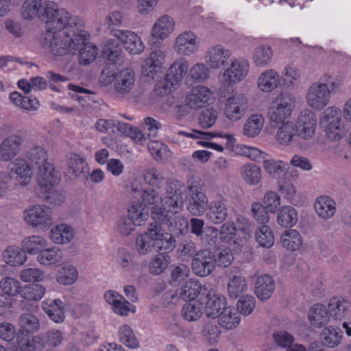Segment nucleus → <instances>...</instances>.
Masks as SVG:
<instances>
[{
  "mask_svg": "<svg viewBox=\"0 0 351 351\" xmlns=\"http://www.w3.org/2000/svg\"><path fill=\"white\" fill-rule=\"evenodd\" d=\"M84 43V31L69 32H46L41 40L43 47L49 49L56 56H65L68 53L75 54L79 45Z\"/></svg>",
  "mask_w": 351,
  "mask_h": 351,
  "instance_id": "1",
  "label": "nucleus"
},
{
  "mask_svg": "<svg viewBox=\"0 0 351 351\" xmlns=\"http://www.w3.org/2000/svg\"><path fill=\"white\" fill-rule=\"evenodd\" d=\"M42 21L46 23V32H82L84 23L76 16H71L66 10L59 9L58 5L53 2L46 3V8L43 14Z\"/></svg>",
  "mask_w": 351,
  "mask_h": 351,
  "instance_id": "2",
  "label": "nucleus"
},
{
  "mask_svg": "<svg viewBox=\"0 0 351 351\" xmlns=\"http://www.w3.org/2000/svg\"><path fill=\"white\" fill-rule=\"evenodd\" d=\"M330 78V76L325 75L324 82H315L309 87L306 101L308 105L312 108L322 110L328 104L330 97V88L335 87V82L326 83Z\"/></svg>",
  "mask_w": 351,
  "mask_h": 351,
  "instance_id": "3",
  "label": "nucleus"
},
{
  "mask_svg": "<svg viewBox=\"0 0 351 351\" xmlns=\"http://www.w3.org/2000/svg\"><path fill=\"white\" fill-rule=\"evenodd\" d=\"M319 125L324 129L327 138L330 141H339L343 130L341 125V111L336 107L326 108L320 118Z\"/></svg>",
  "mask_w": 351,
  "mask_h": 351,
  "instance_id": "4",
  "label": "nucleus"
},
{
  "mask_svg": "<svg viewBox=\"0 0 351 351\" xmlns=\"http://www.w3.org/2000/svg\"><path fill=\"white\" fill-rule=\"evenodd\" d=\"M294 98L290 93H281L271 104L268 117L271 122H283L291 114Z\"/></svg>",
  "mask_w": 351,
  "mask_h": 351,
  "instance_id": "5",
  "label": "nucleus"
},
{
  "mask_svg": "<svg viewBox=\"0 0 351 351\" xmlns=\"http://www.w3.org/2000/svg\"><path fill=\"white\" fill-rule=\"evenodd\" d=\"M191 269L197 276L206 277L215 269V253L210 250H200L192 258Z\"/></svg>",
  "mask_w": 351,
  "mask_h": 351,
  "instance_id": "6",
  "label": "nucleus"
},
{
  "mask_svg": "<svg viewBox=\"0 0 351 351\" xmlns=\"http://www.w3.org/2000/svg\"><path fill=\"white\" fill-rule=\"evenodd\" d=\"M199 182H193L188 186L189 202L188 210L194 216H200L206 210L208 202L206 195L202 192Z\"/></svg>",
  "mask_w": 351,
  "mask_h": 351,
  "instance_id": "7",
  "label": "nucleus"
},
{
  "mask_svg": "<svg viewBox=\"0 0 351 351\" xmlns=\"http://www.w3.org/2000/svg\"><path fill=\"white\" fill-rule=\"evenodd\" d=\"M37 180L38 186L36 189V191H43L50 190L58 185L60 180V176L51 162H45L38 167Z\"/></svg>",
  "mask_w": 351,
  "mask_h": 351,
  "instance_id": "8",
  "label": "nucleus"
},
{
  "mask_svg": "<svg viewBox=\"0 0 351 351\" xmlns=\"http://www.w3.org/2000/svg\"><path fill=\"white\" fill-rule=\"evenodd\" d=\"M24 218L28 224L40 229L48 228L52 224L51 210L45 206H34L27 211Z\"/></svg>",
  "mask_w": 351,
  "mask_h": 351,
  "instance_id": "9",
  "label": "nucleus"
},
{
  "mask_svg": "<svg viewBox=\"0 0 351 351\" xmlns=\"http://www.w3.org/2000/svg\"><path fill=\"white\" fill-rule=\"evenodd\" d=\"M316 125L315 113L308 110L302 111L295 124L297 136L304 139L311 138L315 134Z\"/></svg>",
  "mask_w": 351,
  "mask_h": 351,
  "instance_id": "10",
  "label": "nucleus"
},
{
  "mask_svg": "<svg viewBox=\"0 0 351 351\" xmlns=\"http://www.w3.org/2000/svg\"><path fill=\"white\" fill-rule=\"evenodd\" d=\"M202 295L200 300H204L203 296L206 292V289H203L199 281L189 280L186 281L181 287L177 289L174 294L171 295L172 301L176 298H180L183 300L195 301V299L202 292Z\"/></svg>",
  "mask_w": 351,
  "mask_h": 351,
  "instance_id": "11",
  "label": "nucleus"
},
{
  "mask_svg": "<svg viewBox=\"0 0 351 351\" xmlns=\"http://www.w3.org/2000/svg\"><path fill=\"white\" fill-rule=\"evenodd\" d=\"M135 73L132 69H125L117 73L114 88L121 97L130 95L134 86Z\"/></svg>",
  "mask_w": 351,
  "mask_h": 351,
  "instance_id": "12",
  "label": "nucleus"
},
{
  "mask_svg": "<svg viewBox=\"0 0 351 351\" xmlns=\"http://www.w3.org/2000/svg\"><path fill=\"white\" fill-rule=\"evenodd\" d=\"M112 32L130 53L139 54L143 51L144 45L141 39L133 32L120 29H113Z\"/></svg>",
  "mask_w": 351,
  "mask_h": 351,
  "instance_id": "13",
  "label": "nucleus"
},
{
  "mask_svg": "<svg viewBox=\"0 0 351 351\" xmlns=\"http://www.w3.org/2000/svg\"><path fill=\"white\" fill-rule=\"evenodd\" d=\"M149 234L153 237L154 246L156 251H165L168 253L176 246V240L170 232H166L164 229L149 228Z\"/></svg>",
  "mask_w": 351,
  "mask_h": 351,
  "instance_id": "14",
  "label": "nucleus"
},
{
  "mask_svg": "<svg viewBox=\"0 0 351 351\" xmlns=\"http://www.w3.org/2000/svg\"><path fill=\"white\" fill-rule=\"evenodd\" d=\"M204 219L199 218H191L189 222L191 233L200 237L202 241L206 242L208 245H213L215 243L218 230L214 227L204 228Z\"/></svg>",
  "mask_w": 351,
  "mask_h": 351,
  "instance_id": "15",
  "label": "nucleus"
},
{
  "mask_svg": "<svg viewBox=\"0 0 351 351\" xmlns=\"http://www.w3.org/2000/svg\"><path fill=\"white\" fill-rule=\"evenodd\" d=\"M228 216L227 201L224 198H220L211 201L206 210V217L215 224L223 223Z\"/></svg>",
  "mask_w": 351,
  "mask_h": 351,
  "instance_id": "16",
  "label": "nucleus"
},
{
  "mask_svg": "<svg viewBox=\"0 0 351 351\" xmlns=\"http://www.w3.org/2000/svg\"><path fill=\"white\" fill-rule=\"evenodd\" d=\"M165 57V53L161 50L152 52L142 64V73L145 76L154 79L155 75L162 73Z\"/></svg>",
  "mask_w": 351,
  "mask_h": 351,
  "instance_id": "17",
  "label": "nucleus"
},
{
  "mask_svg": "<svg viewBox=\"0 0 351 351\" xmlns=\"http://www.w3.org/2000/svg\"><path fill=\"white\" fill-rule=\"evenodd\" d=\"M205 314L208 317L215 319L218 317L222 311L228 306L226 299L224 296L218 294L205 293Z\"/></svg>",
  "mask_w": 351,
  "mask_h": 351,
  "instance_id": "18",
  "label": "nucleus"
},
{
  "mask_svg": "<svg viewBox=\"0 0 351 351\" xmlns=\"http://www.w3.org/2000/svg\"><path fill=\"white\" fill-rule=\"evenodd\" d=\"M189 64L186 60L180 59L175 62L169 69L167 73L165 75L166 84L163 86V88L166 90L169 89V84L171 86H173L180 81H181L184 75L187 73Z\"/></svg>",
  "mask_w": 351,
  "mask_h": 351,
  "instance_id": "19",
  "label": "nucleus"
},
{
  "mask_svg": "<svg viewBox=\"0 0 351 351\" xmlns=\"http://www.w3.org/2000/svg\"><path fill=\"white\" fill-rule=\"evenodd\" d=\"M249 64L246 60H235L225 71V82L229 84L241 81L248 72Z\"/></svg>",
  "mask_w": 351,
  "mask_h": 351,
  "instance_id": "20",
  "label": "nucleus"
},
{
  "mask_svg": "<svg viewBox=\"0 0 351 351\" xmlns=\"http://www.w3.org/2000/svg\"><path fill=\"white\" fill-rule=\"evenodd\" d=\"M22 138L21 136L12 134L5 138L0 145V158L8 161L16 156L21 148Z\"/></svg>",
  "mask_w": 351,
  "mask_h": 351,
  "instance_id": "21",
  "label": "nucleus"
},
{
  "mask_svg": "<svg viewBox=\"0 0 351 351\" xmlns=\"http://www.w3.org/2000/svg\"><path fill=\"white\" fill-rule=\"evenodd\" d=\"M102 56L111 64L121 65L123 62V52L118 38L110 39L105 44Z\"/></svg>",
  "mask_w": 351,
  "mask_h": 351,
  "instance_id": "22",
  "label": "nucleus"
},
{
  "mask_svg": "<svg viewBox=\"0 0 351 351\" xmlns=\"http://www.w3.org/2000/svg\"><path fill=\"white\" fill-rule=\"evenodd\" d=\"M161 202L168 211L178 213L184 204L182 191L180 189L169 186L166 189L165 196L161 197Z\"/></svg>",
  "mask_w": 351,
  "mask_h": 351,
  "instance_id": "23",
  "label": "nucleus"
},
{
  "mask_svg": "<svg viewBox=\"0 0 351 351\" xmlns=\"http://www.w3.org/2000/svg\"><path fill=\"white\" fill-rule=\"evenodd\" d=\"M42 308L54 322L62 323L64 320L66 304L61 300H47L43 302Z\"/></svg>",
  "mask_w": 351,
  "mask_h": 351,
  "instance_id": "24",
  "label": "nucleus"
},
{
  "mask_svg": "<svg viewBox=\"0 0 351 351\" xmlns=\"http://www.w3.org/2000/svg\"><path fill=\"white\" fill-rule=\"evenodd\" d=\"M175 50L180 54L190 55L197 48L195 36L192 32L180 34L176 40Z\"/></svg>",
  "mask_w": 351,
  "mask_h": 351,
  "instance_id": "25",
  "label": "nucleus"
},
{
  "mask_svg": "<svg viewBox=\"0 0 351 351\" xmlns=\"http://www.w3.org/2000/svg\"><path fill=\"white\" fill-rule=\"evenodd\" d=\"M211 99V92L206 86H199L192 89L187 97V105L193 109L204 107Z\"/></svg>",
  "mask_w": 351,
  "mask_h": 351,
  "instance_id": "26",
  "label": "nucleus"
},
{
  "mask_svg": "<svg viewBox=\"0 0 351 351\" xmlns=\"http://www.w3.org/2000/svg\"><path fill=\"white\" fill-rule=\"evenodd\" d=\"M89 168L84 160L77 154H71L68 161L69 173L76 178L84 180L88 177Z\"/></svg>",
  "mask_w": 351,
  "mask_h": 351,
  "instance_id": "27",
  "label": "nucleus"
},
{
  "mask_svg": "<svg viewBox=\"0 0 351 351\" xmlns=\"http://www.w3.org/2000/svg\"><path fill=\"white\" fill-rule=\"evenodd\" d=\"M280 86H282L280 75L273 69L265 71L258 77V86L263 92L269 93Z\"/></svg>",
  "mask_w": 351,
  "mask_h": 351,
  "instance_id": "28",
  "label": "nucleus"
},
{
  "mask_svg": "<svg viewBox=\"0 0 351 351\" xmlns=\"http://www.w3.org/2000/svg\"><path fill=\"white\" fill-rule=\"evenodd\" d=\"M308 317L311 324L317 328H321L330 320V315L326 306L315 304L310 308Z\"/></svg>",
  "mask_w": 351,
  "mask_h": 351,
  "instance_id": "29",
  "label": "nucleus"
},
{
  "mask_svg": "<svg viewBox=\"0 0 351 351\" xmlns=\"http://www.w3.org/2000/svg\"><path fill=\"white\" fill-rule=\"evenodd\" d=\"M275 289V282L269 275H263L256 279L255 293L261 300L269 299Z\"/></svg>",
  "mask_w": 351,
  "mask_h": 351,
  "instance_id": "30",
  "label": "nucleus"
},
{
  "mask_svg": "<svg viewBox=\"0 0 351 351\" xmlns=\"http://www.w3.org/2000/svg\"><path fill=\"white\" fill-rule=\"evenodd\" d=\"M47 2L45 1L43 4L42 0H25L22 6L23 18L25 20H32L36 16H38L42 20Z\"/></svg>",
  "mask_w": 351,
  "mask_h": 351,
  "instance_id": "31",
  "label": "nucleus"
},
{
  "mask_svg": "<svg viewBox=\"0 0 351 351\" xmlns=\"http://www.w3.org/2000/svg\"><path fill=\"white\" fill-rule=\"evenodd\" d=\"M20 329L17 337L27 335L37 332L40 328V322L37 317L32 313H23L19 318Z\"/></svg>",
  "mask_w": 351,
  "mask_h": 351,
  "instance_id": "32",
  "label": "nucleus"
},
{
  "mask_svg": "<svg viewBox=\"0 0 351 351\" xmlns=\"http://www.w3.org/2000/svg\"><path fill=\"white\" fill-rule=\"evenodd\" d=\"M230 57V51L221 45L211 48L206 56L208 64L213 69H219L224 65Z\"/></svg>",
  "mask_w": 351,
  "mask_h": 351,
  "instance_id": "33",
  "label": "nucleus"
},
{
  "mask_svg": "<svg viewBox=\"0 0 351 351\" xmlns=\"http://www.w3.org/2000/svg\"><path fill=\"white\" fill-rule=\"evenodd\" d=\"M173 21L168 16L160 17L154 24L152 30V36L156 40H163L173 31Z\"/></svg>",
  "mask_w": 351,
  "mask_h": 351,
  "instance_id": "34",
  "label": "nucleus"
},
{
  "mask_svg": "<svg viewBox=\"0 0 351 351\" xmlns=\"http://www.w3.org/2000/svg\"><path fill=\"white\" fill-rule=\"evenodd\" d=\"M17 344L23 351H41L45 349L40 334L34 336L30 333L17 337Z\"/></svg>",
  "mask_w": 351,
  "mask_h": 351,
  "instance_id": "35",
  "label": "nucleus"
},
{
  "mask_svg": "<svg viewBox=\"0 0 351 351\" xmlns=\"http://www.w3.org/2000/svg\"><path fill=\"white\" fill-rule=\"evenodd\" d=\"M128 217L137 226L144 225L149 217L148 210L139 202H133L128 208Z\"/></svg>",
  "mask_w": 351,
  "mask_h": 351,
  "instance_id": "36",
  "label": "nucleus"
},
{
  "mask_svg": "<svg viewBox=\"0 0 351 351\" xmlns=\"http://www.w3.org/2000/svg\"><path fill=\"white\" fill-rule=\"evenodd\" d=\"M335 203L328 196L318 197L315 203V210L317 214L324 218L331 217L335 213Z\"/></svg>",
  "mask_w": 351,
  "mask_h": 351,
  "instance_id": "37",
  "label": "nucleus"
},
{
  "mask_svg": "<svg viewBox=\"0 0 351 351\" xmlns=\"http://www.w3.org/2000/svg\"><path fill=\"white\" fill-rule=\"evenodd\" d=\"M280 241L282 246L290 251H296L302 245V238L295 230H285L281 235Z\"/></svg>",
  "mask_w": 351,
  "mask_h": 351,
  "instance_id": "38",
  "label": "nucleus"
},
{
  "mask_svg": "<svg viewBox=\"0 0 351 351\" xmlns=\"http://www.w3.org/2000/svg\"><path fill=\"white\" fill-rule=\"evenodd\" d=\"M3 261L11 266L23 265L27 260L25 252L19 247L10 246L3 253Z\"/></svg>",
  "mask_w": 351,
  "mask_h": 351,
  "instance_id": "39",
  "label": "nucleus"
},
{
  "mask_svg": "<svg viewBox=\"0 0 351 351\" xmlns=\"http://www.w3.org/2000/svg\"><path fill=\"white\" fill-rule=\"evenodd\" d=\"M298 220L296 210L290 206H283L279 209L277 215L278 223L283 228L295 226Z\"/></svg>",
  "mask_w": 351,
  "mask_h": 351,
  "instance_id": "40",
  "label": "nucleus"
},
{
  "mask_svg": "<svg viewBox=\"0 0 351 351\" xmlns=\"http://www.w3.org/2000/svg\"><path fill=\"white\" fill-rule=\"evenodd\" d=\"M73 237V232L72 229L66 224L58 225L50 231L51 241L57 244L68 243Z\"/></svg>",
  "mask_w": 351,
  "mask_h": 351,
  "instance_id": "41",
  "label": "nucleus"
},
{
  "mask_svg": "<svg viewBox=\"0 0 351 351\" xmlns=\"http://www.w3.org/2000/svg\"><path fill=\"white\" fill-rule=\"evenodd\" d=\"M85 36L86 34H84V43L82 45H79L77 51L80 64L84 66H87L96 58L97 48L95 45L87 43V38H85Z\"/></svg>",
  "mask_w": 351,
  "mask_h": 351,
  "instance_id": "42",
  "label": "nucleus"
},
{
  "mask_svg": "<svg viewBox=\"0 0 351 351\" xmlns=\"http://www.w3.org/2000/svg\"><path fill=\"white\" fill-rule=\"evenodd\" d=\"M297 136L295 124L292 122L283 123L277 130L276 134V139L281 145H287L294 140V137Z\"/></svg>",
  "mask_w": 351,
  "mask_h": 351,
  "instance_id": "43",
  "label": "nucleus"
},
{
  "mask_svg": "<svg viewBox=\"0 0 351 351\" xmlns=\"http://www.w3.org/2000/svg\"><path fill=\"white\" fill-rule=\"evenodd\" d=\"M169 211L165 207L154 206L150 210L151 218L153 220L148 228L154 229V226L157 229L162 228V226L167 224L171 216L169 215Z\"/></svg>",
  "mask_w": 351,
  "mask_h": 351,
  "instance_id": "44",
  "label": "nucleus"
},
{
  "mask_svg": "<svg viewBox=\"0 0 351 351\" xmlns=\"http://www.w3.org/2000/svg\"><path fill=\"white\" fill-rule=\"evenodd\" d=\"M167 225H168L169 232L174 237L184 235L189 230V221L182 215L171 216Z\"/></svg>",
  "mask_w": 351,
  "mask_h": 351,
  "instance_id": "45",
  "label": "nucleus"
},
{
  "mask_svg": "<svg viewBox=\"0 0 351 351\" xmlns=\"http://www.w3.org/2000/svg\"><path fill=\"white\" fill-rule=\"evenodd\" d=\"M203 300L186 302L182 309V315L184 319L189 322L197 320L202 315Z\"/></svg>",
  "mask_w": 351,
  "mask_h": 351,
  "instance_id": "46",
  "label": "nucleus"
},
{
  "mask_svg": "<svg viewBox=\"0 0 351 351\" xmlns=\"http://www.w3.org/2000/svg\"><path fill=\"white\" fill-rule=\"evenodd\" d=\"M241 171L244 181L250 185H256L261 180V170L254 164H245L242 166Z\"/></svg>",
  "mask_w": 351,
  "mask_h": 351,
  "instance_id": "47",
  "label": "nucleus"
},
{
  "mask_svg": "<svg viewBox=\"0 0 351 351\" xmlns=\"http://www.w3.org/2000/svg\"><path fill=\"white\" fill-rule=\"evenodd\" d=\"M218 318L219 324L228 330L235 328L241 321L238 313L230 306L222 311Z\"/></svg>",
  "mask_w": 351,
  "mask_h": 351,
  "instance_id": "48",
  "label": "nucleus"
},
{
  "mask_svg": "<svg viewBox=\"0 0 351 351\" xmlns=\"http://www.w3.org/2000/svg\"><path fill=\"white\" fill-rule=\"evenodd\" d=\"M264 124V119L260 114H252L248 118L243 126V134L253 138L261 131Z\"/></svg>",
  "mask_w": 351,
  "mask_h": 351,
  "instance_id": "49",
  "label": "nucleus"
},
{
  "mask_svg": "<svg viewBox=\"0 0 351 351\" xmlns=\"http://www.w3.org/2000/svg\"><path fill=\"white\" fill-rule=\"evenodd\" d=\"M348 302L339 297L332 298L328 303V309L330 317L335 319H341L346 316V313L348 308Z\"/></svg>",
  "mask_w": 351,
  "mask_h": 351,
  "instance_id": "50",
  "label": "nucleus"
},
{
  "mask_svg": "<svg viewBox=\"0 0 351 351\" xmlns=\"http://www.w3.org/2000/svg\"><path fill=\"white\" fill-rule=\"evenodd\" d=\"M247 283L245 279L241 276H234L230 279L228 285V291L232 298H241L247 291Z\"/></svg>",
  "mask_w": 351,
  "mask_h": 351,
  "instance_id": "51",
  "label": "nucleus"
},
{
  "mask_svg": "<svg viewBox=\"0 0 351 351\" xmlns=\"http://www.w3.org/2000/svg\"><path fill=\"white\" fill-rule=\"evenodd\" d=\"M22 246L25 254H36L40 252V247L47 246V241L40 236L33 235L24 239Z\"/></svg>",
  "mask_w": 351,
  "mask_h": 351,
  "instance_id": "52",
  "label": "nucleus"
},
{
  "mask_svg": "<svg viewBox=\"0 0 351 351\" xmlns=\"http://www.w3.org/2000/svg\"><path fill=\"white\" fill-rule=\"evenodd\" d=\"M341 332L339 328L332 326L324 328L321 333L322 344L329 348L337 346L341 340Z\"/></svg>",
  "mask_w": 351,
  "mask_h": 351,
  "instance_id": "53",
  "label": "nucleus"
},
{
  "mask_svg": "<svg viewBox=\"0 0 351 351\" xmlns=\"http://www.w3.org/2000/svg\"><path fill=\"white\" fill-rule=\"evenodd\" d=\"M62 256V252L58 248L52 247L39 252L37 259L42 265H50L60 263Z\"/></svg>",
  "mask_w": 351,
  "mask_h": 351,
  "instance_id": "54",
  "label": "nucleus"
},
{
  "mask_svg": "<svg viewBox=\"0 0 351 351\" xmlns=\"http://www.w3.org/2000/svg\"><path fill=\"white\" fill-rule=\"evenodd\" d=\"M78 273L76 268L71 265H66L61 267L57 275V282L63 285H69L77 279Z\"/></svg>",
  "mask_w": 351,
  "mask_h": 351,
  "instance_id": "55",
  "label": "nucleus"
},
{
  "mask_svg": "<svg viewBox=\"0 0 351 351\" xmlns=\"http://www.w3.org/2000/svg\"><path fill=\"white\" fill-rule=\"evenodd\" d=\"M263 168L271 177L278 178L287 170V164L282 160L268 157L264 160Z\"/></svg>",
  "mask_w": 351,
  "mask_h": 351,
  "instance_id": "56",
  "label": "nucleus"
},
{
  "mask_svg": "<svg viewBox=\"0 0 351 351\" xmlns=\"http://www.w3.org/2000/svg\"><path fill=\"white\" fill-rule=\"evenodd\" d=\"M171 263V257L167 253H159L155 256L149 264L150 273L154 275L162 274Z\"/></svg>",
  "mask_w": 351,
  "mask_h": 351,
  "instance_id": "57",
  "label": "nucleus"
},
{
  "mask_svg": "<svg viewBox=\"0 0 351 351\" xmlns=\"http://www.w3.org/2000/svg\"><path fill=\"white\" fill-rule=\"evenodd\" d=\"M0 289L3 294L14 297L22 291L21 284L16 278L4 277L0 281Z\"/></svg>",
  "mask_w": 351,
  "mask_h": 351,
  "instance_id": "58",
  "label": "nucleus"
},
{
  "mask_svg": "<svg viewBox=\"0 0 351 351\" xmlns=\"http://www.w3.org/2000/svg\"><path fill=\"white\" fill-rule=\"evenodd\" d=\"M153 237L149 234V228L143 234H139L136 239V250L141 255H146L154 249Z\"/></svg>",
  "mask_w": 351,
  "mask_h": 351,
  "instance_id": "59",
  "label": "nucleus"
},
{
  "mask_svg": "<svg viewBox=\"0 0 351 351\" xmlns=\"http://www.w3.org/2000/svg\"><path fill=\"white\" fill-rule=\"evenodd\" d=\"M45 287L40 284L34 283L26 285L22 289L21 295L28 300H40L45 293Z\"/></svg>",
  "mask_w": 351,
  "mask_h": 351,
  "instance_id": "60",
  "label": "nucleus"
},
{
  "mask_svg": "<svg viewBox=\"0 0 351 351\" xmlns=\"http://www.w3.org/2000/svg\"><path fill=\"white\" fill-rule=\"evenodd\" d=\"M45 348L52 349L60 345L63 340L62 332L56 329H51L40 333Z\"/></svg>",
  "mask_w": 351,
  "mask_h": 351,
  "instance_id": "61",
  "label": "nucleus"
},
{
  "mask_svg": "<svg viewBox=\"0 0 351 351\" xmlns=\"http://www.w3.org/2000/svg\"><path fill=\"white\" fill-rule=\"evenodd\" d=\"M119 337L120 341L129 348L135 349L139 347V342L132 329L128 325H123L120 327Z\"/></svg>",
  "mask_w": 351,
  "mask_h": 351,
  "instance_id": "62",
  "label": "nucleus"
},
{
  "mask_svg": "<svg viewBox=\"0 0 351 351\" xmlns=\"http://www.w3.org/2000/svg\"><path fill=\"white\" fill-rule=\"evenodd\" d=\"M255 237L258 243L263 247L269 248L274 245V237L268 226L263 225L260 226L255 232Z\"/></svg>",
  "mask_w": 351,
  "mask_h": 351,
  "instance_id": "63",
  "label": "nucleus"
},
{
  "mask_svg": "<svg viewBox=\"0 0 351 351\" xmlns=\"http://www.w3.org/2000/svg\"><path fill=\"white\" fill-rule=\"evenodd\" d=\"M144 180L149 185L157 189H160L166 184L164 176L154 167L149 169L145 172Z\"/></svg>",
  "mask_w": 351,
  "mask_h": 351,
  "instance_id": "64",
  "label": "nucleus"
}]
</instances>
